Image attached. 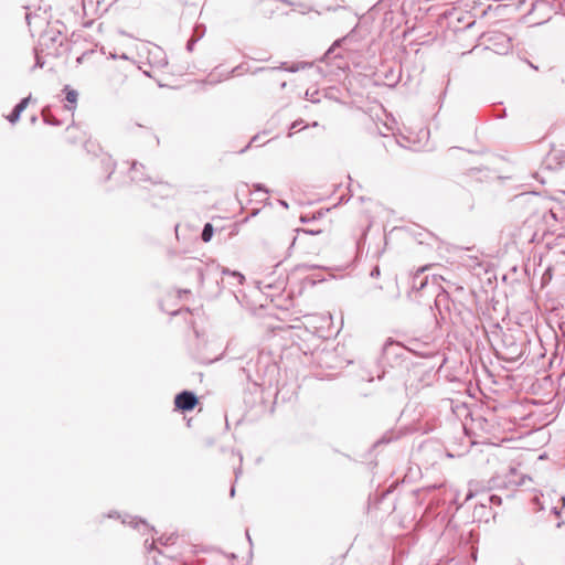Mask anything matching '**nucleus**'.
I'll return each mask as SVG.
<instances>
[{
	"label": "nucleus",
	"mask_w": 565,
	"mask_h": 565,
	"mask_svg": "<svg viewBox=\"0 0 565 565\" xmlns=\"http://www.w3.org/2000/svg\"><path fill=\"white\" fill-rule=\"evenodd\" d=\"M297 233H302V234H311V235H315V234H320L321 231H315V230H297Z\"/></svg>",
	"instance_id": "nucleus-7"
},
{
	"label": "nucleus",
	"mask_w": 565,
	"mask_h": 565,
	"mask_svg": "<svg viewBox=\"0 0 565 565\" xmlns=\"http://www.w3.org/2000/svg\"><path fill=\"white\" fill-rule=\"evenodd\" d=\"M50 116H51V113H50L49 109H43L42 110V117H43L45 122H51ZM52 124L58 125L60 122L56 121V120H53Z\"/></svg>",
	"instance_id": "nucleus-6"
},
{
	"label": "nucleus",
	"mask_w": 565,
	"mask_h": 565,
	"mask_svg": "<svg viewBox=\"0 0 565 565\" xmlns=\"http://www.w3.org/2000/svg\"><path fill=\"white\" fill-rule=\"evenodd\" d=\"M223 274H228V275L233 276L235 279H237L238 284H241V285L245 280V277L238 271H230L228 269H226V270H223Z\"/></svg>",
	"instance_id": "nucleus-5"
},
{
	"label": "nucleus",
	"mask_w": 565,
	"mask_h": 565,
	"mask_svg": "<svg viewBox=\"0 0 565 565\" xmlns=\"http://www.w3.org/2000/svg\"><path fill=\"white\" fill-rule=\"evenodd\" d=\"M175 406L183 411H190L194 408L198 403L196 396L188 391H184L177 395L175 397Z\"/></svg>",
	"instance_id": "nucleus-1"
},
{
	"label": "nucleus",
	"mask_w": 565,
	"mask_h": 565,
	"mask_svg": "<svg viewBox=\"0 0 565 565\" xmlns=\"http://www.w3.org/2000/svg\"><path fill=\"white\" fill-rule=\"evenodd\" d=\"M288 241H289V248H290V247L295 246V244L297 242V236L289 237Z\"/></svg>",
	"instance_id": "nucleus-8"
},
{
	"label": "nucleus",
	"mask_w": 565,
	"mask_h": 565,
	"mask_svg": "<svg viewBox=\"0 0 565 565\" xmlns=\"http://www.w3.org/2000/svg\"><path fill=\"white\" fill-rule=\"evenodd\" d=\"M300 67H301V66H300L299 64H297V65H292L291 67H289V68H288V71H290V72H297V71H299V70H300Z\"/></svg>",
	"instance_id": "nucleus-9"
},
{
	"label": "nucleus",
	"mask_w": 565,
	"mask_h": 565,
	"mask_svg": "<svg viewBox=\"0 0 565 565\" xmlns=\"http://www.w3.org/2000/svg\"><path fill=\"white\" fill-rule=\"evenodd\" d=\"M29 100L30 97L24 98L20 104L15 106L11 115L7 117L10 122L14 124L19 119L20 113L25 109V107L29 104Z\"/></svg>",
	"instance_id": "nucleus-3"
},
{
	"label": "nucleus",
	"mask_w": 565,
	"mask_h": 565,
	"mask_svg": "<svg viewBox=\"0 0 565 565\" xmlns=\"http://www.w3.org/2000/svg\"><path fill=\"white\" fill-rule=\"evenodd\" d=\"M372 275H379V269L376 268L375 270H373Z\"/></svg>",
	"instance_id": "nucleus-10"
},
{
	"label": "nucleus",
	"mask_w": 565,
	"mask_h": 565,
	"mask_svg": "<svg viewBox=\"0 0 565 565\" xmlns=\"http://www.w3.org/2000/svg\"><path fill=\"white\" fill-rule=\"evenodd\" d=\"M78 98V93L74 89L66 88V96H65V108L73 114L76 103Z\"/></svg>",
	"instance_id": "nucleus-2"
},
{
	"label": "nucleus",
	"mask_w": 565,
	"mask_h": 565,
	"mask_svg": "<svg viewBox=\"0 0 565 565\" xmlns=\"http://www.w3.org/2000/svg\"><path fill=\"white\" fill-rule=\"evenodd\" d=\"M213 232H214V230H213L212 224L206 223L204 225L203 231H202V239H203V242H205V243L210 242L212 236H213Z\"/></svg>",
	"instance_id": "nucleus-4"
}]
</instances>
